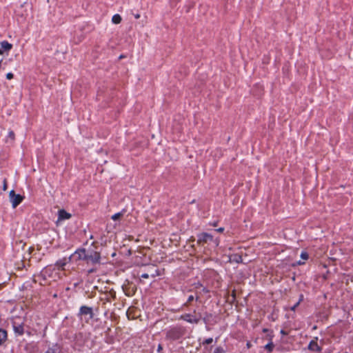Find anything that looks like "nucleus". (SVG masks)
<instances>
[{"label": "nucleus", "instance_id": "1a4fd4ad", "mask_svg": "<svg viewBox=\"0 0 353 353\" xmlns=\"http://www.w3.org/2000/svg\"><path fill=\"white\" fill-rule=\"evenodd\" d=\"M87 250H85V249L79 250L75 252L74 256H77V259H79V260L85 261V260Z\"/></svg>", "mask_w": 353, "mask_h": 353}, {"label": "nucleus", "instance_id": "2eb2a0df", "mask_svg": "<svg viewBox=\"0 0 353 353\" xmlns=\"http://www.w3.org/2000/svg\"><path fill=\"white\" fill-rule=\"evenodd\" d=\"M66 264V260L64 259H62V260H59L58 261H57L56 263V265L59 267V268H63Z\"/></svg>", "mask_w": 353, "mask_h": 353}, {"label": "nucleus", "instance_id": "9d476101", "mask_svg": "<svg viewBox=\"0 0 353 353\" xmlns=\"http://www.w3.org/2000/svg\"><path fill=\"white\" fill-rule=\"evenodd\" d=\"M0 48L3 51L8 52L12 49V45L7 41H3L0 43Z\"/></svg>", "mask_w": 353, "mask_h": 353}, {"label": "nucleus", "instance_id": "f3484780", "mask_svg": "<svg viewBox=\"0 0 353 353\" xmlns=\"http://www.w3.org/2000/svg\"><path fill=\"white\" fill-rule=\"evenodd\" d=\"M273 347H274V344L272 343H268L265 346V348L266 350H268L269 352H272V350H273Z\"/></svg>", "mask_w": 353, "mask_h": 353}, {"label": "nucleus", "instance_id": "b1692460", "mask_svg": "<svg viewBox=\"0 0 353 353\" xmlns=\"http://www.w3.org/2000/svg\"><path fill=\"white\" fill-rule=\"evenodd\" d=\"M13 77H14V75H13V74H12V73H11V72H9V73H8V74H6V78H7L8 79H9V80H10V79H12L13 78Z\"/></svg>", "mask_w": 353, "mask_h": 353}, {"label": "nucleus", "instance_id": "9b49d317", "mask_svg": "<svg viewBox=\"0 0 353 353\" xmlns=\"http://www.w3.org/2000/svg\"><path fill=\"white\" fill-rule=\"evenodd\" d=\"M71 217V214L67 212L64 210H60L59 211V220H65L68 219Z\"/></svg>", "mask_w": 353, "mask_h": 353}, {"label": "nucleus", "instance_id": "f8f14e48", "mask_svg": "<svg viewBox=\"0 0 353 353\" xmlns=\"http://www.w3.org/2000/svg\"><path fill=\"white\" fill-rule=\"evenodd\" d=\"M8 334L5 330L0 329V345L7 340Z\"/></svg>", "mask_w": 353, "mask_h": 353}, {"label": "nucleus", "instance_id": "c9c22d12", "mask_svg": "<svg viewBox=\"0 0 353 353\" xmlns=\"http://www.w3.org/2000/svg\"><path fill=\"white\" fill-rule=\"evenodd\" d=\"M3 50H2V49L0 48V54H3Z\"/></svg>", "mask_w": 353, "mask_h": 353}, {"label": "nucleus", "instance_id": "7ed1b4c3", "mask_svg": "<svg viewBox=\"0 0 353 353\" xmlns=\"http://www.w3.org/2000/svg\"><path fill=\"white\" fill-rule=\"evenodd\" d=\"M78 316L81 319H83V316H84L85 321L88 323L89 321L92 319L94 317L92 308L85 305L81 306L79 309Z\"/></svg>", "mask_w": 353, "mask_h": 353}, {"label": "nucleus", "instance_id": "6ab92c4d", "mask_svg": "<svg viewBox=\"0 0 353 353\" xmlns=\"http://www.w3.org/2000/svg\"><path fill=\"white\" fill-rule=\"evenodd\" d=\"M214 353H225V350L221 347H217L215 348Z\"/></svg>", "mask_w": 353, "mask_h": 353}, {"label": "nucleus", "instance_id": "2f4dec72", "mask_svg": "<svg viewBox=\"0 0 353 353\" xmlns=\"http://www.w3.org/2000/svg\"><path fill=\"white\" fill-rule=\"evenodd\" d=\"M6 188H7L6 183V181H4L3 190H6Z\"/></svg>", "mask_w": 353, "mask_h": 353}, {"label": "nucleus", "instance_id": "39448f33", "mask_svg": "<svg viewBox=\"0 0 353 353\" xmlns=\"http://www.w3.org/2000/svg\"><path fill=\"white\" fill-rule=\"evenodd\" d=\"M9 197L13 208H15L17 206H18L23 199V196H22L21 194H15L14 190H11L10 192Z\"/></svg>", "mask_w": 353, "mask_h": 353}, {"label": "nucleus", "instance_id": "5701e85b", "mask_svg": "<svg viewBox=\"0 0 353 353\" xmlns=\"http://www.w3.org/2000/svg\"><path fill=\"white\" fill-rule=\"evenodd\" d=\"M8 137L11 139V140H14V133L13 131H10L8 133Z\"/></svg>", "mask_w": 353, "mask_h": 353}, {"label": "nucleus", "instance_id": "c85d7f7f", "mask_svg": "<svg viewBox=\"0 0 353 353\" xmlns=\"http://www.w3.org/2000/svg\"><path fill=\"white\" fill-rule=\"evenodd\" d=\"M46 353H56V352L53 349H48Z\"/></svg>", "mask_w": 353, "mask_h": 353}, {"label": "nucleus", "instance_id": "aec40b11", "mask_svg": "<svg viewBox=\"0 0 353 353\" xmlns=\"http://www.w3.org/2000/svg\"><path fill=\"white\" fill-rule=\"evenodd\" d=\"M213 341V339L212 338H208V339H206L203 342V345H209L210 343H212Z\"/></svg>", "mask_w": 353, "mask_h": 353}, {"label": "nucleus", "instance_id": "393cba45", "mask_svg": "<svg viewBox=\"0 0 353 353\" xmlns=\"http://www.w3.org/2000/svg\"><path fill=\"white\" fill-rule=\"evenodd\" d=\"M141 276L143 279H148L150 276L148 274L144 273V274H142Z\"/></svg>", "mask_w": 353, "mask_h": 353}, {"label": "nucleus", "instance_id": "bb28decb", "mask_svg": "<svg viewBox=\"0 0 353 353\" xmlns=\"http://www.w3.org/2000/svg\"><path fill=\"white\" fill-rule=\"evenodd\" d=\"M305 263L304 261H299L296 263V265H303Z\"/></svg>", "mask_w": 353, "mask_h": 353}, {"label": "nucleus", "instance_id": "f704fd0d", "mask_svg": "<svg viewBox=\"0 0 353 353\" xmlns=\"http://www.w3.org/2000/svg\"><path fill=\"white\" fill-rule=\"evenodd\" d=\"M135 17H136L137 19H139V18L140 17V15H139V14H137V15H135Z\"/></svg>", "mask_w": 353, "mask_h": 353}, {"label": "nucleus", "instance_id": "20e7f679", "mask_svg": "<svg viewBox=\"0 0 353 353\" xmlns=\"http://www.w3.org/2000/svg\"><path fill=\"white\" fill-rule=\"evenodd\" d=\"M213 241V236L208 233L202 232L197 235V244L199 245L204 246L205 244Z\"/></svg>", "mask_w": 353, "mask_h": 353}, {"label": "nucleus", "instance_id": "4468645a", "mask_svg": "<svg viewBox=\"0 0 353 353\" xmlns=\"http://www.w3.org/2000/svg\"><path fill=\"white\" fill-rule=\"evenodd\" d=\"M303 296L301 294L299 300L293 306L290 307V310L292 311H295L296 308L299 305L300 303L303 301Z\"/></svg>", "mask_w": 353, "mask_h": 353}, {"label": "nucleus", "instance_id": "4be33fe9", "mask_svg": "<svg viewBox=\"0 0 353 353\" xmlns=\"http://www.w3.org/2000/svg\"><path fill=\"white\" fill-rule=\"evenodd\" d=\"M194 297L193 295H190L188 296V301L186 303H185V305H187L188 303H190V302H192L193 300H194Z\"/></svg>", "mask_w": 353, "mask_h": 353}, {"label": "nucleus", "instance_id": "cd10ccee", "mask_svg": "<svg viewBox=\"0 0 353 353\" xmlns=\"http://www.w3.org/2000/svg\"><path fill=\"white\" fill-rule=\"evenodd\" d=\"M162 350H163V347H162V345H161V344H159V345H158L157 351H158L159 352H161Z\"/></svg>", "mask_w": 353, "mask_h": 353}, {"label": "nucleus", "instance_id": "ddd939ff", "mask_svg": "<svg viewBox=\"0 0 353 353\" xmlns=\"http://www.w3.org/2000/svg\"><path fill=\"white\" fill-rule=\"evenodd\" d=\"M112 21L114 23L118 24L121 21V17L119 14H117L112 17Z\"/></svg>", "mask_w": 353, "mask_h": 353}, {"label": "nucleus", "instance_id": "f257e3e1", "mask_svg": "<svg viewBox=\"0 0 353 353\" xmlns=\"http://www.w3.org/2000/svg\"><path fill=\"white\" fill-rule=\"evenodd\" d=\"M185 328L181 325L170 327L166 331V339L172 341L178 340L185 334Z\"/></svg>", "mask_w": 353, "mask_h": 353}, {"label": "nucleus", "instance_id": "0eeeda50", "mask_svg": "<svg viewBox=\"0 0 353 353\" xmlns=\"http://www.w3.org/2000/svg\"><path fill=\"white\" fill-rule=\"evenodd\" d=\"M13 329L16 334L22 335L24 333L23 326L21 323H18L16 321L13 322Z\"/></svg>", "mask_w": 353, "mask_h": 353}, {"label": "nucleus", "instance_id": "423d86ee", "mask_svg": "<svg viewBox=\"0 0 353 353\" xmlns=\"http://www.w3.org/2000/svg\"><path fill=\"white\" fill-rule=\"evenodd\" d=\"M308 349L313 352H319L321 351L322 348L318 345L317 343V338H316L314 340H312L309 345H308Z\"/></svg>", "mask_w": 353, "mask_h": 353}, {"label": "nucleus", "instance_id": "a878e982", "mask_svg": "<svg viewBox=\"0 0 353 353\" xmlns=\"http://www.w3.org/2000/svg\"><path fill=\"white\" fill-rule=\"evenodd\" d=\"M94 272H96V269L95 268H91V269L88 270V274H91V273H93Z\"/></svg>", "mask_w": 353, "mask_h": 353}, {"label": "nucleus", "instance_id": "7c9ffc66", "mask_svg": "<svg viewBox=\"0 0 353 353\" xmlns=\"http://www.w3.org/2000/svg\"><path fill=\"white\" fill-rule=\"evenodd\" d=\"M125 294L127 296H131V295H132V294H130V291H128H128H125Z\"/></svg>", "mask_w": 353, "mask_h": 353}, {"label": "nucleus", "instance_id": "72a5a7b5", "mask_svg": "<svg viewBox=\"0 0 353 353\" xmlns=\"http://www.w3.org/2000/svg\"><path fill=\"white\" fill-rule=\"evenodd\" d=\"M216 225H217V223H216V222H214V223H212V225H213V226H216Z\"/></svg>", "mask_w": 353, "mask_h": 353}, {"label": "nucleus", "instance_id": "dca6fc26", "mask_svg": "<svg viewBox=\"0 0 353 353\" xmlns=\"http://www.w3.org/2000/svg\"><path fill=\"white\" fill-rule=\"evenodd\" d=\"M122 216H123V214L121 212H118V213L112 215L111 218L112 220L117 221V220L119 219Z\"/></svg>", "mask_w": 353, "mask_h": 353}, {"label": "nucleus", "instance_id": "a211bd4d", "mask_svg": "<svg viewBox=\"0 0 353 353\" xmlns=\"http://www.w3.org/2000/svg\"><path fill=\"white\" fill-rule=\"evenodd\" d=\"M301 258L303 260L305 261V260L308 259L309 255L306 252H302L301 254Z\"/></svg>", "mask_w": 353, "mask_h": 353}, {"label": "nucleus", "instance_id": "412c9836", "mask_svg": "<svg viewBox=\"0 0 353 353\" xmlns=\"http://www.w3.org/2000/svg\"><path fill=\"white\" fill-rule=\"evenodd\" d=\"M233 260L236 261L237 263H239L242 261V258L239 255H234Z\"/></svg>", "mask_w": 353, "mask_h": 353}, {"label": "nucleus", "instance_id": "473e14b6", "mask_svg": "<svg viewBox=\"0 0 353 353\" xmlns=\"http://www.w3.org/2000/svg\"><path fill=\"white\" fill-rule=\"evenodd\" d=\"M124 57H125V56H124V55H123V54H121V55L119 57V59H123V58H124Z\"/></svg>", "mask_w": 353, "mask_h": 353}, {"label": "nucleus", "instance_id": "6e6552de", "mask_svg": "<svg viewBox=\"0 0 353 353\" xmlns=\"http://www.w3.org/2000/svg\"><path fill=\"white\" fill-rule=\"evenodd\" d=\"M180 319L184 320L190 323H196V324L198 323L199 321V319H196V318L192 319L191 317V314H185L181 315L180 317Z\"/></svg>", "mask_w": 353, "mask_h": 353}, {"label": "nucleus", "instance_id": "c756f323", "mask_svg": "<svg viewBox=\"0 0 353 353\" xmlns=\"http://www.w3.org/2000/svg\"><path fill=\"white\" fill-rule=\"evenodd\" d=\"M218 232H223L224 231V228H219L217 230H216Z\"/></svg>", "mask_w": 353, "mask_h": 353}, {"label": "nucleus", "instance_id": "e433bc0d", "mask_svg": "<svg viewBox=\"0 0 353 353\" xmlns=\"http://www.w3.org/2000/svg\"><path fill=\"white\" fill-rule=\"evenodd\" d=\"M232 296H233V297H234V298H235L234 292H233Z\"/></svg>", "mask_w": 353, "mask_h": 353}, {"label": "nucleus", "instance_id": "f03ea898", "mask_svg": "<svg viewBox=\"0 0 353 353\" xmlns=\"http://www.w3.org/2000/svg\"><path fill=\"white\" fill-rule=\"evenodd\" d=\"M88 263L92 265L100 264L101 254L99 252L93 250H88L85 260Z\"/></svg>", "mask_w": 353, "mask_h": 353}]
</instances>
